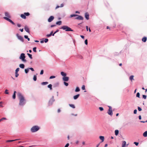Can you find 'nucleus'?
Masks as SVG:
<instances>
[{
	"label": "nucleus",
	"instance_id": "obj_1",
	"mask_svg": "<svg viewBox=\"0 0 147 147\" xmlns=\"http://www.w3.org/2000/svg\"><path fill=\"white\" fill-rule=\"evenodd\" d=\"M18 96L20 100L19 105L21 106H24L26 103V100L23 96L21 93L18 92Z\"/></svg>",
	"mask_w": 147,
	"mask_h": 147
},
{
	"label": "nucleus",
	"instance_id": "obj_2",
	"mask_svg": "<svg viewBox=\"0 0 147 147\" xmlns=\"http://www.w3.org/2000/svg\"><path fill=\"white\" fill-rule=\"evenodd\" d=\"M5 15L6 17H4L3 18L4 19L9 21L13 25H14L15 24L14 23L12 20L9 18H11V16L8 12H5Z\"/></svg>",
	"mask_w": 147,
	"mask_h": 147
},
{
	"label": "nucleus",
	"instance_id": "obj_3",
	"mask_svg": "<svg viewBox=\"0 0 147 147\" xmlns=\"http://www.w3.org/2000/svg\"><path fill=\"white\" fill-rule=\"evenodd\" d=\"M60 29L65 30L66 31H73V30L71 28L66 26H62Z\"/></svg>",
	"mask_w": 147,
	"mask_h": 147
},
{
	"label": "nucleus",
	"instance_id": "obj_4",
	"mask_svg": "<svg viewBox=\"0 0 147 147\" xmlns=\"http://www.w3.org/2000/svg\"><path fill=\"white\" fill-rule=\"evenodd\" d=\"M78 16V17L75 18V19L79 20H83V17L79 16L77 14H71L70 16V18H72L74 17Z\"/></svg>",
	"mask_w": 147,
	"mask_h": 147
},
{
	"label": "nucleus",
	"instance_id": "obj_5",
	"mask_svg": "<svg viewBox=\"0 0 147 147\" xmlns=\"http://www.w3.org/2000/svg\"><path fill=\"white\" fill-rule=\"evenodd\" d=\"M39 129V127L37 126H34L31 129V131L32 132H34L38 131Z\"/></svg>",
	"mask_w": 147,
	"mask_h": 147
},
{
	"label": "nucleus",
	"instance_id": "obj_6",
	"mask_svg": "<svg viewBox=\"0 0 147 147\" xmlns=\"http://www.w3.org/2000/svg\"><path fill=\"white\" fill-rule=\"evenodd\" d=\"M25 56L24 53H22L21 54L20 56L19 57V59L22 60L24 62H26V60L25 59Z\"/></svg>",
	"mask_w": 147,
	"mask_h": 147
},
{
	"label": "nucleus",
	"instance_id": "obj_7",
	"mask_svg": "<svg viewBox=\"0 0 147 147\" xmlns=\"http://www.w3.org/2000/svg\"><path fill=\"white\" fill-rule=\"evenodd\" d=\"M108 107H109V109L107 113L109 115L112 116L113 114L112 107L110 106H108Z\"/></svg>",
	"mask_w": 147,
	"mask_h": 147
},
{
	"label": "nucleus",
	"instance_id": "obj_8",
	"mask_svg": "<svg viewBox=\"0 0 147 147\" xmlns=\"http://www.w3.org/2000/svg\"><path fill=\"white\" fill-rule=\"evenodd\" d=\"M16 36L18 39L20 40L22 42H24V38L22 36H20L18 33L16 34Z\"/></svg>",
	"mask_w": 147,
	"mask_h": 147
},
{
	"label": "nucleus",
	"instance_id": "obj_9",
	"mask_svg": "<svg viewBox=\"0 0 147 147\" xmlns=\"http://www.w3.org/2000/svg\"><path fill=\"white\" fill-rule=\"evenodd\" d=\"M55 101V100L54 99V96H53L52 98L50 100L48 104L49 106L51 105L53 102Z\"/></svg>",
	"mask_w": 147,
	"mask_h": 147
},
{
	"label": "nucleus",
	"instance_id": "obj_10",
	"mask_svg": "<svg viewBox=\"0 0 147 147\" xmlns=\"http://www.w3.org/2000/svg\"><path fill=\"white\" fill-rule=\"evenodd\" d=\"M134 76L133 75H131L129 77V80H130L131 82L130 83L131 84H132L133 81H134Z\"/></svg>",
	"mask_w": 147,
	"mask_h": 147
},
{
	"label": "nucleus",
	"instance_id": "obj_11",
	"mask_svg": "<svg viewBox=\"0 0 147 147\" xmlns=\"http://www.w3.org/2000/svg\"><path fill=\"white\" fill-rule=\"evenodd\" d=\"M128 145V144L127 145H126V142L125 141H122V147H127Z\"/></svg>",
	"mask_w": 147,
	"mask_h": 147
},
{
	"label": "nucleus",
	"instance_id": "obj_12",
	"mask_svg": "<svg viewBox=\"0 0 147 147\" xmlns=\"http://www.w3.org/2000/svg\"><path fill=\"white\" fill-rule=\"evenodd\" d=\"M54 19V16H50L49 18L48 19V21L49 22H51Z\"/></svg>",
	"mask_w": 147,
	"mask_h": 147
},
{
	"label": "nucleus",
	"instance_id": "obj_13",
	"mask_svg": "<svg viewBox=\"0 0 147 147\" xmlns=\"http://www.w3.org/2000/svg\"><path fill=\"white\" fill-rule=\"evenodd\" d=\"M63 79L64 81H67L69 80V78L65 76L63 78Z\"/></svg>",
	"mask_w": 147,
	"mask_h": 147
},
{
	"label": "nucleus",
	"instance_id": "obj_14",
	"mask_svg": "<svg viewBox=\"0 0 147 147\" xmlns=\"http://www.w3.org/2000/svg\"><path fill=\"white\" fill-rule=\"evenodd\" d=\"M24 29L25 31L28 33L30 32L27 26H25L24 27Z\"/></svg>",
	"mask_w": 147,
	"mask_h": 147
},
{
	"label": "nucleus",
	"instance_id": "obj_15",
	"mask_svg": "<svg viewBox=\"0 0 147 147\" xmlns=\"http://www.w3.org/2000/svg\"><path fill=\"white\" fill-rule=\"evenodd\" d=\"M85 17L87 20H88L89 19V15L88 13H85Z\"/></svg>",
	"mask_w": 147,
	"mask_h": 147
},
{
	"label": "nucleus",
	"instance_id": "obj_16",
	"mask_svg": "<svg viewBox=\"0 0 147 147\" xmlns=\"http://www.w3.org/2000/svg\"><path fill=\"white\" fill-rule=\"evenodd\" d=\"M80 95L79 94H78L74 96V100L77 99L79 96Z\"/></svg>",
	"mask_w": 147,
	"mask_h": 147
},
{
	"label": "nucleus",
	"instance_id": "obj_17",
	"mask_svg": "<svg viewBox=\"0 0 147 147\" xmlns=\"http://www.w3.org/2000/svg\"><path fill=\"white\" fill-rule=\"evenodd\" d=\"M100 139L101 140V142H103L104 140V138L103 136H99Z\"/></svg>",
	"mask_w": 147,
	"mask_h": 147
},
{
	"label": "nucleus",
	"instance_id": "obj_18",
	"mask_svg": "<svg viewBox=\"0 0 147 147\" xmlns=\"http://www.w3.org/2000/svg\"><path fill=\"white\" fill-rule=\"evenodd\" d=\"M147 40V38L146 37H144L142 39V40L144 42H145Z\"/></svg>",
	"mask_w": 147,
	"mask_h": 147
},
{
	"label": "nucleus",
	"instance_id": "obj_19",
	"mask_svg": "<svg viewBox=\"0 0 147 147\" xmlns=\"http://www.w3.org/2000/svg\"><path fill=\"white\" fill-rule=\"evenodd\" d=\"M80 89L78 87H77L76 88L75 90V92H78L80 91Z\"/></svg>",
	"mask_w": 147,
	"mask_h": 147
},
{
	"label": "nucleus",
	"instance_id": "obj_20",
	"mask_svg": "<svg viewBox=\"0 0 147 147\" xmlns=\"http://www.w3.org/2000/svg\"><path fill=\"white\" fill-rule=\"evenodd\" d=\"M19 67L20 68L23 69L24 67V65L23 64H20Z\"/></svg>",
	"mask_w": 147,
	"mask_h": 147
},
{
	"label": "nucleus",
	"instance_id": "obj_21",
	"mask_svg": "<svg viewBox=\"0 0 147 147\" xmlns=\"http://www.w3.org/2000/svg\"><path fill=\"white\" fill-rule=\"evenodd\" d=\"M61 75L64 77L66 76V74L63 71L61 72Z\"/></svg>",
	"mask_w": 147,
	"mask_h": 147
},
{
	"label": "nucleus",
	"instance_id": "obj_22",
	"mask_svg": "<svg viewBox=\"0 0 147 147\" xmlns=\"http://www.w3.org/2000/svg\"><path fill=\"white\" fill-rule=\"evenodd\" d=\"M143 135L144 137H146L147 136V131H145L143 133Z\"/></svg>",
	"mask_w": 147,
	"mask_h": 147
},
{
	"label": "nucleus",
	"instance_id": "obj_23",
	"mask_svg": "<svg viewBox=\"0 0 147 147\" xmlns=\"http://www.w3.org/2000/svg\"><path fill=\"white\" fill-rule=\"evenodd\" d=\"M69 106L73 109H75V106L73 104H69Z\"/></svg>",
	"mask_w": 147,
	"mask_h": 147
},
{
	"label": "nucleus",
	"instance_id": "obj_24",
	"mask_svg": "<svg viewBox=\"0 0 147 147\" xmlns=\"http://www.w3.org/2000/svg\"><path fill=\"white\" fill-rule=\"evenodd\" d=\"M20 16L22 18L24 19H25L26 18V16H25V15L24 14H21Z\"/></svg>",
	"mask_w": 147,
	"mask_h": 147
},
{
	"label": "nucleus",
	"instance_id": "obj_25",
	"mask_svg": "<svg viewBox=\"0 0 147 147\" xmlns=\"http://www.w3.org/2000/svg\"><path fill=\"white\" fill-rule=\"evenodd\" d=\"M61 23H62V22H61V21H59L57 22H56V24L60 25L61 24Z\"/></svg>",
	"mask_w": 147,
	"mask_h": 147
},
{
	"label": "nucleus",
	"instance_id": "obj_26",
	"mask_svg": "<svg viewBox=\"0 0 147 147\" xmlns=\"http://www.w3.org/2000/svg\"><path fill=\"white\" fill-rule=\"evenodd\" d=\"M63 6H64L63 4L62 3V4H61V5H60V6H58V5L57 6H56V9H57V8H59V7H63Z\"/></svg>",
	"mask_w": 147,
	"mask_h": 147
},
{
	"label": "nucleus",
	"instance_id": "obj_27",
	"mask_svg": "<svg viewBox=\"0 0 147 147\" xmlns=\"http://www.w3.org/2000/svg\"><path fill=\"white\" fill-rule=\"evenodd\" d=\"M19 140V139H16L15 140H7L6 141V142H13L14 141H16V140Z\"/></svg>",
	"mask_w": 147,
	"mask_h": 147
},
{
	"label": "nucleus",
	"instance_id": "obj_28",
	"mask_svg": "<svg viewBox=\"0 0 147 147\" xmlns=\"http://www.w3.org/2000/svg\"><path fill=\"white\" fill-rule=\"evenodd\" d=\"M48 84V82H43L41 83V84L43 85H46Z\"/></svg>",
	"mask_w": 147,
	"mask_h": 147
},
{
	"label": "nucleus",
	"instance_id": "obj_29",
	"mask_svg": "<svg viewBox=\"0 0 147 147\" xmlns=\"http://www.w3.org/2000/svg\"><path fill=\"white\" fill-rule=\"evenodd\" d=\"M119 130L117 129L115 131V134L116 136H117L119 134Z\"/></svg>",
	"mask_w": 147,
	"mask_h": 147
},
{
	"label": "nucleus",
	"instance_id": "obj_30",
	"mask_svg": "<svg viewBox=\"0 0 147 147\" xmlns=\"http://www.w3.org/2000/svg\"><path fill=\"white\" fill-rule=\"evenodd\" d=\"M48 87L50 88V90H51L52 89V85L51 84H49L48 86Z\"/></svg>",
	"mask_w": 147,
	"mask_h": 147
},
{
	"label": "nucleus",
	"instance_id": "obj_31",
	"mask_svg": "<svg viewBox=\"0 0 147 147\" xmlns=\"http://www.w3.org/2000/svg\"><path fill=\"white\" fill-rule=\"evenodd\" d=\"M29 71V69L28 68L25 69V72L26 74L28 73Z\"/></svg>",
	"mask_w": 147,
	"mask_h": 147
},
{
	"label": "nucleus",
	"instance_id": "obj_32",
	"mask_svg": "<svg viewBox=\"0 0 147 147\" xmlns=\"http://www.w3.org/2000/svg\"><path fill=\"white\" fill-rule=\"evenodd\" d=\"M27 54L30 59H32V55L28 53Z\"/></svg>",
	"mask_w": 147,
	"mask_h": 147
},
{
	"label": "nucleus",
	"instance_id": "obj_33",
	"mask_svg": "<svg viewBox=\"0 0 147 147\" xmlns=\"http://www.w3.org/2000/svg\"><path fill=\"white\" fill-rule=\"evenodd\" d=\"M24 37L26 38L27 39L28 41H29L30 40V39L29 38H28V36L27 35H24Z\"/></svg>",
	"mask_w": 147,
	"mask_h": 147
},
{
	"label": "nucleus",
	"instance_id": "obj_34",
	"mask_svg": "<svg viewBox=\"0 0 147 147\" xmlns=\"http://www.w3.org/2000/svg\"><path fill=\"white\" fill-rule=\"evenodd\" d=\"M33 80L34 81H36L37 80L36 76L35 75H34L33 77Z\"/></svg>",
	"mask_w": 147,
	"mask_h": 147
},
{
	"label": "nucleus",
	"instance_id": "obj_35",
	"mask_svg": "<svg viewBox=\"0 0 147 147\" xmlns=\"http://www.w3.org/2000/svg\"><path fill=\"white\" fill-rule=\"evenodd\" d=\"M136 96L137 97H138V98H140V94L139 93V92H137V94H136Z\"/></svg>",
	"mask_w": 147,
	"mask_h": 147
},
{
	"label": "nucleus",
	"instance_id": "obj_36",
	"mask_svg": "<svg viewBox=\"0 0 147 147\" xmlns=\"http://www.w3.org/2000/svg\"><path fill=\"white\" fill-rule=\"evenodd\" d=\"M59 30L58 29L56 31H55L54 33L52 34L53 36H54L55 34L57 32H58L59 31Z\"/></svg>",
	"mask_w": 147,
	"mask_h": 147
},
{
	"label": "nucleus",
	"instance_id": "obj_37",
	"mask_svg": "<svg viewBox=\"0 0 147 147\" xmlns=\"http://www.w3.org/2000/svg\"><path fill=\"white\" fill-rule=\"evenodd\" d=\"M5 119H6V118L3 117L0 119V122H1V121H3V120H5Z\"/></svg>",
	"mask_w": 147,
	"mask_h": 147
},
{
	"label": "nucleus",
	"instance_id": "obj_38",
	"mask_svg": "<svg viewBox=\"0 0 147 147\" xmlns=\"http://www.w3.org/2000/svg\"><path fill=\"white\" fill-rule=\"evenodd\" d=\"M24 14L25 15V16H28L30 15V13L28 12L25 13Z\"/></svg>",
	"mask_w": 147,
	"mask_h": 147
},
{
	"label": "nucleus",
	"instance_id": "obj_39",
	"mask_svg": "<svg viewBox=\"0 0 147 147\" xmlns=\"http://www.w3.org/2000/svg\"><path fill=\"white\" fill-rule=\"evenodd\" d=\"M20 68H17L15 70V72L18 73V71H19Z\"/></svg>",
	"mask_w": 147,
	"mask_h": 147
},
{
	"label": "nucleus",
	"instance_id": "obj_40",
	"mask_svg": "<svg viewBox=\"0 0 147 147\" xmlns=\"http://www.w3.org/2000/svg\"><path fill=\"white\" fill-rule=\"evenodd\" d=\"M33 51L34 52H36V47H34L33 48Z\"/></svg>",
	"mask_w": 147,
	"mask_h": 147
},
{
	"label": "nucleus",
	"instance_id": "obj_41",
	"mask_svg": "<svg viewBox=\"0 0 147 147\" xmlns=\"http://www.w3.org/2000/svg\"><path fill=\"white\" fill-rule=\"evenodd\" d=\"M82 90H84L85 89V86L83 85L82 86Z\"/></svg>",
	"mask_w": 147,
	"mask_h": 147
},
{
	"label": "nucleus",
	"instance_id": "obj_42",
	"mask_svg": "<svg viewBox=\"0 0 147 147\" xmlns=\"http://www.w3.org/2000/svg\"><path fill=\"white\" fill-rule=\"evenodd\" d=\"M146 97H147V96L146 95H142V97L143 98H144V99H146Z\"/></svg>",
	"mask_w": 147,
	"mask_h": 147
},
{
	"label": "nucleus",
	"instance_id": "obj_43",
	"mask_svg": "<svg viewBox=\"0 0 147 147\" xmlns=\"http://www.w3.org/2000/svg\"><path fill=\"white\" fill-rule=\"evenodd\" d=\"M64 84L66 86H67L68 85V84L65 82H64Z\"/></svg>",
	"mask_w": 147,
	"mask_h": 147
},
{
	"label": "nucleus",
	"instance_id": "obj_44",
	"mask_svg": "<svg viewBox=\"0 0 147 147\" xmlns=\"http://www.w3.org/2000/svg\"><path fill=\"white\" fill-rule=\"evenodd\" d=\"M8 90H7L6 89V90H5V94H9V92H8Z\"/></svg>",
	"mask_w": 147,
	"mask_h": 147
},
{
	"label": "nucleus",
	"instance_id": "obj_45",
	"mask_svg": "<svg viewBox=\"0 0 147 147\" xmlns=\"http://www.w3.org/2000/svg\"><path fill=\"white\" fill-rule=\"evenodd\" d=\"M99 110H100V111H103L104 110L103 108L102 107H99Z\"/></svg>",
	"mask_w": 147,
	"mask_h": 147
},
{
	"label": "nucleus",
	"instance_id": "obj_46",
	"mask_svg": "<svg viewBox=\"0 0 147 147\" xmlns=\"http://www.w3.org/2000/svg\"><path fill=\"white\" fill-rule=\"evenodd\" d=\"M138 110L140 111H141L142 110V109L140 107H138Z\"/></svg>",
	"mask_w": 147,
	"mask_h": 147
},
{
	"label": "nucleus",
	"instance_id": "obj_47",
	"mask_svg": "<svg viewBox=\"0 0 147 147\" xmlns=\"http://www.w3.org/2000/svg\"><path fill=\"white\" fill-rule=\"evenodd\" d=\"M55 76H51L49 78L50 79H51L55 78Z\"/></svg>",
	"mask_w": 147,
	"mask_h": 147
},
{
	"label": "nucleus",
	"instance_id": "obj_48",
	"mask_svg": "<svg viewBox=\"0 0 147 147\" xmlns=\"http://www.w3.org/2000/svg\"><path fill=\"white\" fill-rule=\"evenodd\" d=\"M13 98V99H15L16 98V94H13L12 96Z\"/></svg>",
	"mask_w": 147,
	"mask_h": 147
},
{
	"label": "nucleus",
	"instance_id": "obj_49",
	"mask_svg": "<svg viewBox=\"0 0 147 147\" xmlns=\"http://www.w3.org/2000/svg\"><path fill=\"white\" fill-rule=\"evenodd\" d=\"M43 72H44V71H43V70H42L41 71H40V75H42L43 74Z\"/></svg>",
	"mask_w": 147,
	"mask_h": 147
},
{
	"label": "nucleus",
	"instance_id": "obj_50",
	"mask_svg": "<svg viewBox=\"0 0 147 147\" xmlns=\"http://www.w3.org/2000/svg\"><path fill=\"white\" fill-rule=\"evenodd\" d=\"M134 144H135L136 146H137L139 144V143L138 142H134Z\"/></svg>",
	"mask_w": 147,
	"mask_h": 147
},
{
	"label": "nucleus",
	"instance_id": "obj_51",
	"mask_svg": "<svg viewBox=\"0 0 147 147\" xmlns=\"http://www.w3.org/2000/svg\"><path fill=\"white\" fill-rule=\"evenodd\" d=\"M19 76V74L18 73L15 72V76L16 77H17Z\"/></svg>",
	"mask_w": 147,
	"mask_h": 147
},
{
	"label": "nucleus",
	"instance_id": "obj_52",
	"mask_svg": "<svg viewBox=\"0 0 147 147\" xmlns=\"http://www.w3.org/2000/svg\"><path fill=\"white\" fill-rule=\"evenodd\" d=\"M85 43L86 45H87L88 44V40L87 39H86L85 40Z\"/></svg>",
	"mask_w": 147,
	"mask_h": 147
},
{
	"label": "nucleus",
	"instance_id": "obj_53",
	"mask_svg": "<svg viewBox=\"0 0 147 147\" xmlns=\"http://www.w3.org/2000/svg\"><path fill=\"white\" fill-rule=\"evenodd\" d=\"M48 41V39L47 38H45V40L44 41L45 43L47 42Z\"/></svg>",
	"mask_w": 147,
	"mask_h": 147
},
{
	"label": "nucleus",
	"instance_id": "obj_54",
	"mask_svg": "<svg viewBox=\"0 0 147 147\" xmlns=\"http://www.w3.org/2000/svg\"><path fill=\"white\" fill-rule=\"evenodd\" d=\"M137 110L136 109H135L134 110V114H136L137 113Z\"/></svg>",
	"mask_w": 147,
	"mask_h": 147
},
{
	"label": "nucleus",
	"instance_id": "obj_55",
	"mask_svg": "<svg viewBox=\"0 0 147 147\" xmlns=\"http://www.w3.org/2000/svg\"><path fill=\"white\" fill-rule=\"evenodd\" d=\"M51 36V34H47V35H46V36L47 37H50V36Z\"/></svg>",
	"mask_w": 147,
	"mask_h": 147
},
{
	"label": "nucleus",
	"instance_id": "obj_56",
	"mask_svg": "<svg viewBox=\"0 0 147 147\" xmlns=\"http://www.w3.org/2000/svg\"><path fill=\"white\" fill-rule=\"evenodd\" d=\"M28 69H29V70L30 69L32 71H34V69L33 68L31 67V68H28Z\"/></svg>",
	"mask_w": 147,
	"mask_h": 147
},
{
	"label": "nucleus",
	"instance_id": "obj_57",
	"mask_svg": "<svg viewBox=\"0 0 147 147\" xmlns=\"http://www.w3.org/2000/svg\"><path fill=\"white\" fill-rule=\"evenodd\" d=\"M2 103H3V102H0V107H3Z\"/></svg>",
	"mask_w": 147,
	"mask_h": 147
},
{
	"label": "nucleus",
	"instance_id": "obj_58",
	"mask_svg": "<svg viewBox=\"0 0 147 147\" xmlns=\"http://www.w3.org/2000/svg\"><path fill=\"white\" fill-rule=\"evenodd\" d=\"M69 143H67L65 146L64 147H68L69 146Z\"/></svg>",
	"mask_w": 147,
	"mask_h": 147
},
{
	"label": "nucleus",
	"instance_id": "obj_59",
	"mask_svg": "<svg viewBox=\"0 0 147 147\" xmlns=\"http://www.w3.org/2000/svg\"><path fill=\"white\" fill-rule=\"evenodd\" d=\"M17 25L19 27H20L21 26V25L19 24H17Z\"/></svg>",
	"mask_w": 147,
	"mask_h": 147
},
{
	"label": "nucleus",
	"instance_id": "obj_60",
	"mask_svg": "<svg viewBox=\"0 0 147 147\" xmlns=\"http://www.w3.org/2000/svg\"><path fill=\"white\" fill-rule=\"evenodd\" d=\"M59 84V83H57L56 84H55L54 85H55L56 86H58Z\"/></svg>",
	"mask_w": 147,
	"mask_h": 147
},
{
	"label": "nucleus",
	"instance_id": "obj_61",
	"mask_svg": "<svg viewBox=\"0 0 147 147\" xmlns=\"http://www.w3.org/2000/svg\"><path fill=\"white\" fill-rule=\"evenodd\" d=\"M56 26V25H51V28H52L53 27H54V26Z\"/></svg>",
	"mask_w": 147,
	"mask_h": 147
},
{
	"label": "nucleus",
	"instance_id": "obj_62",
	"mask_svg": "<svg viewBox=\"0 0 147 147\" xmlns=\"http://www.w3.org/2000/svg\"><path fill=\"white\" fill-rule=\"evenodd\" d=\"M139 119H140V120H141V119H142V117H141V116L140 115H139Z\"/></svg>",
	"mask_w": 147,
	"mask_h": 147
},
{
	"label": "nucleus",
	"instance_id": "obj_63",
	"mask_svg": "<svg viewBox=\"0 0 147 147\" xmlns=\"http://www.w3.org/2000/svg\"><path fill=\"white\" fill-rule=\"evenodd\" d=\"M83 39H84V36L83 35H81L80 36Z\"/></svg>",
	"mask_w": 147,
	"mask_h": 147
},
{
	"label": "nucleus",
	"instance_id": "obj_64",
	"mask_svg": "<svg viewBox=\"0 0 147 147\" xmlns=\"http://www.w3.org/2000/svg\"><path fill=\"white\" fill-rule=\"evenodd\" d=\"M20 30L21 32H23V28H22V29H20Z\"/></svg>",
	"mask_w": 147,
	"mask_h": 147
}]
</instances>
